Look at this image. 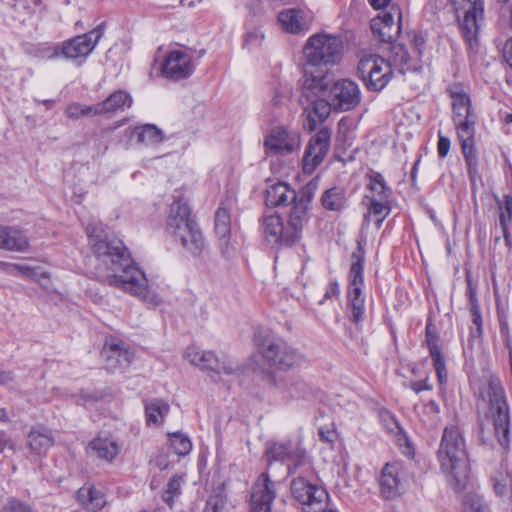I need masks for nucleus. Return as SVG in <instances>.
Masks as SVG:
<instances>
[{
	"label": "nucleus",
	"mask_w": 512,
	"mask_h": 512,
	"mask_svg": "<svg viewBox=\"0 0 512 512\" xmlns=\"http://www.w3.org/2000/svg\"><path fill=\"white\" fill-rule=\"evenodd\" d=\"M104 34V26L100 24L88 33L75 36L61 44V54L69 59L85 58L95 48Z\"/></svg>",
	"instance_id": "obj_16"
},
{
	"label": "nucleus",
	"mask_w": 512,
	"mask_h": 512,
	"mask_svg": "<svg viewBox=\"0 0 512 512\" xmlns=\"http://www.w3.org/2000/svg\"><path fill=\"white\" fill-rule=\"evenodd\" d=\"M362 203L366 206L367 212L364 214L363 222L368 225L370 221H374L377 228H380L382 222L390 214L392 206L391 199H375L368 198Z\"/></svg>",
	"instance_id": "obj_31"
},
{
	"label": "nucleus",
	"mask_w": 512,
	"mask_h": 512,
	"mask_svg": "<svg viewBox=\"0 0 512 512\" xmlns=\"http://www.w3.org/2000/svg\"><path fill=\"white\" fill-rule=\"evenodd\" d=\"M352 259L353 262L348 275L347 310L350 321L358 325L363 321L365 315V295L362 290L364 285V257L360 253H353Z\"/></svg>",
	"instance_id": "obj_6"
},
{
	"label": "nucleus",
	"mask_w": 512,
	"mask_h": 512,
	"mask_svg": "<svg viewBox=\"0 0 512 512\" xmlns=\"http://www.w3.org/2000/svg\"><path fill=\"white\" fill-rule=\"evenodd\" d=\"M458 15L463 14L460 20V29L463 37L470 46L477 40L479 19L483 16L482 0H450Z\"/></svg>",
	"instance_id": "obj_12"
},
{
	"label": "nucleus",
	"mask_w": 512,
	"mask_h": 512,
	"mask_svg": "<svg viewBox=\"0 0 512 512\" xmlns=\"http://www.w3.org/2000/svg\"><path fill=\"white\" fill-rule=\"evenodd\" d=\"M184 357L190 364L201 370L213 372L217 375H233L236 367L226 357L219 358L213 351H204L196 346H189Z\"/></svg>",
	"instance_id": "obj_13"
},
{
	"label": "nucleus",
	"mask_w": 512,
	"mask_h": 512,
	"mask_svg": "<svg viewBox=\"0 0 512 512\" xmlns=\"http://www.w3.org/2000/svg\"><path fill=\"white\" fill-rule=\"evenodd\" d=\"M226 510L227 497L223 491L219 490L209 496L203 512H226Z\"/></svg>",
	"instance_id": "obj_45"
},
{
	"label": "nucleus",
	"mask_w": 512,
	"mask_h": 512,
	"mask_svg": "<svg viewBox=\"0 0 512 512\" xmlns=\"http://www.w3.org/2000/svg\"><path fill=\"white\" fill-rule=\"evenodd\" d=\"M261 228L268 242L282 246L293 245L286 239V226L278 214L264 215L261 219Z\"/></svg>",
	"instance_id": "obj_26"
},
{
	"label": "nucleus",
	"mask_w": 512,
	"mask_h": 512,
	"mask_svg": "<svg viewBox=\"0 0 512 512\" xmlns=\"http://www.w3.org/2000/svg\"><path fill=\"white\" fill-rule=\"evenodd\" d=\"M97 109L94 105H82L79 103H71L69 104L65 109V114L68 118L76 120L80 117H94L97 116L96 114Z\"/></svg>",
	"instance_id": "obj_43"
},
{
	"label": "nucleus",
	"mask_w": 512,
	"mask_h": 512,
	"mask_svg": "<svg viewBox=\"0 0 512 512\" xmlns=\"http://www.w3.org/2000/svg\"><path fill=\"white\" fill-rule=\"evenodd\" d=\"M439 412H440L439 405L434 400H430L424 406V413L427 415H437Z\"/></svg>",
	"instance_id": "obj_64"
},
{
	"label": "nucleus",
	"mask_w": 512,
	"mask_h": 512,
	"mask_svg": "<svg viewBox=\"0 0 512 512\" xmlns=\"http://www.w3.org/2000/svg\"><path fill=\"white\" fill-rule=\"evenodd\" d=\"M340 294L339 283L336 280L330 281L326 287V291L324 294L323 300L320 301V304L324 302V300H330L333 298H337Z\"/></svg>",
	"instance_id": "obj_57"
},
{
	"label": "nucleus",
	"mask_w": 512,
	"mask_h": 512,
	"mask_svg": "<svg viewBox=\"0 0 512 512\" xmlns=\"http://www.w3.org/2000/svg\"><path fill=\"white\" fill-rule=\"evenodd\" d=\"M408 386L410 389H412L416 393H420L421 391L432 389V385L429 383L428 378L421 380V381H411L408 384Z\"/></svg>",
	"instance_id": "obj_60"
},
{
	"label": "nucleus",
	"mask_w": 512,
	"mask_h": 512,
	"mask_svg": "<svg viewBox=\"0 0 512 512\" xmlns=\"http://www.w3.org/2000/svg\"><path fill=\"white\" fill-rule=\"evenodd\" d=\"M391 57L395 65L407 67V69L413 68V64H411L412 58L403 45L392 43Z\"/></svg>",
	"instance_id": "obj_46"
},
{
	"label": "nucleus",
	"mask_w": 512,
	"mask_h": 512,
	"mask_svg": "<svg viewBox=\"0 0 512 512\" xmlns=\"http://www.w3.org/2000/svg\"><path fill=\"white\" fill-rule=\"evenodd\" d=\"M300 475L293 479L290 484V489L293 497L302 504L304 512H328L326 510L328 494L327 492L317 485L310 483L304 477L306 474L298 471ZM312 474V471L307 477Z\"/></svg>",
	"instance_id": "obj_9"
},
{
	"label": "nucleus",
	"mask_w": 512,
	"mask_h": 512,
	"mask_svg": "<svg viewBox=\"0 0 512 512\" xmlns=\"http://www.w3.org/2000/svg\"><path fill=\"white\" fill-rule=\"evenodd\" d=\"M266 457L269 463L288 461L287 468L290 475L299 470L306 475L311 472V461L306 451L300 447H292L290 443H271L266 449Z\"/></svg>",
	"instance_id": "obj_10"
},
{
	"label": "nucleus",
	"mask_w": 512,
	"mask_h": 512,
	"mask_svg": "<svg viewBox=\"0 0 512 512\" xmlns=\"http://www.w3.org/2000/svg\"><path fill=\"white\" fill-rule=\"evenodd\" d=\"M357 75L369 91L380 92L393 77L391 63L376 54L364 55L358 62Z\"/></svg>",
	"instance_id": "obj_8"
},
{
	"label": "nucleus",
	"mask_w": 512,
	"mask_h": 512,
	"mask_svg": "<svg viewBox=\"0 0 512 512\" xmlns=\"http://www.w3.org/2000/svg\"><path fill=\"white\" fill-rule=\"evenodd\" d=\"M328 68L309 67L303 64V89L312 93L316 98L326 96L330 83L327 77Z\"/></svg>",
	"instance_id": "obj_23"
},
{
	"label": "nucleus",
	"mask_w": 512,
	"mask_h": 512,
	"mask_svg": "<svg viewBox=\"0 0 512 512\" xmlns=\"http://www.w3.org/2000/svg\"><path fill=\"white\" fill-rule=\"evenodd\" d=\"M431 358L433 360L434 369L436 371L437 378L440 384L446 383L448 374L444 355L442 353H438L435 355H431Z\"/></svg>",
	"instance_id": "obj_50"
},
{
	"label": "nucleus",
	"mask_w": 512,
	"mask_h": 512,
	"mask_svg": "<svg viewBox=\"0 0 512 512\" xmlns=\"http://www.w3.org/2000/svg\"><path fill=\"white\" fill-rule=\"evenodd\" d=\"M300 144L299 132L286 126H276L264 137L266 154L271 156L289 155L299 150Z\"/></svg>",
	"instance_id": "obj_11"
},
{
	"label": "nucleus",
	"mask_w": 512,
	"mask_h": 512,
	"mask_svg": "<svg viewBox=\"0 0 512 512\" xmlns=\"http://www.w3.org/2000/svg\"><path fill=\"white\" fill-rule=\"evenodd\" d=\"M275 496L274 483L267 473H262L252 488L250 512H271Z\"/></svg>",
	"instance_id": "obj_21"
},
{
	"label": "nucleus",
	"mask_w": 512,
	"mask_h": 512,
	"mask_svg": "<svg viewBox=\"0 0 512 512\" xmlns=\"http://www.w3.org/2000/svg\"><path fill=\"white\" fill-rule=\"evenodd\" d=\"M133 136H136L137 142L149 145H157L164 139L163 132L155 125L146 124L140 127H136L133 132Z\"/></svg>",
	"instance_id": "obj_39"
},
{
	"label": "nucleus",
	"mask_w": 512,
	"mask_h": 512,
	"mask_svg": "<svg viewBox=\"0 0 512 512\" xmlns=\"http://www.w3.org/2000/svg\"><path fill=\"white\" fill-rule=\"evenodd\" d=\"M89 447L98 458L107 462H112L119 454L117 442L109 438L97 437L90 442Z\"/></svg>",
	"instance_id": "obj_37"
},
{
	"label": "nucleus",
	"mask_w": 512,
	"mask_h": 512,
	"mask_svg": "<svg viewBox=\"0 0 512 512\" xmlns=\"http://www.w3.org/2000/svg\"><path fill=\"white\" fill-rule=\"evenodd\" d=\"M0 512H36L29 504L17 500L10 499L1 509Z\"/></svg>",
	"instance_id": "obj_52"
},
{
	"label": "nucleus",
	"mask_w": 512,
	"mask_h": 512,
	"mask_svg": "<svg viewBox=\"0 0 512 512\" xmlns=\"http://www.w3.org/2000/svg\"><path fill=\"white\" fill-rule=\"evenodd\" d=\"M295 197L296 191L284 182L269 185L265 192V202L268 207L292 205Z\"/></svg>",
	"instance_id": "obj_29"
},
{
	"label": "nucleus",
	"mask_w": 512,
	"mask_h": 512,
	"mask_svg": "<svg viewBox=\"0 0 512 512\" xmlns=\"http://www.w3.org/2000/svg\"><path fill=\"white\" fill-rule=\"evenodd\" d=\"M447 91L452 100V121L457 132L468 173L472 176L478 169V157L475 149L477 115L472 107L470 96L461 84H452L448 87Z\"/></svg>",
	"instance_id": "obj_2"
},
{
	"label": "nucleus",
	"mask_w": 512,
	"mask_h": 512,
	"mask_svg": "<svg viewBox=\"0 0 512 512\" xmlns=\"http://www.w3.org/2000/svg\"><path fill=\"white\" fill-rule=\"evenodd\" d=\"M310 209L293 203L285 217L286 239L292 244L298 243L302 239L303 231L310 221Z\"/></svg>",
	"instance_id": "obj_22"
},
{
	"label": "nucleus",
	"mask_w": 512,
	"mask_h": 512,
	"mask_svg": "<svg viewBox=\"0 0 512 512\" xmlns=\"http://www.w3.org/2000/svg\"><path fill=\"white\" fill-rule=\"evenodd\" d=\"M262 39H263V34L258 30H254V31L248 32L245 35L244 44L247 46L253 45V44H260Z\"/></svg>",
	"instance_id": "obj_61"
},
{
	"label": "nucleus",
	"mask_w": 512,
	"mask_h": 512,
	"mask_svg": "<svg viewBox=\"0 0 512 512\" xmlns=\"http://www.w3.org/2000/svg\"><path fill=\"white\" fill-rule=\"evenodd\" d=\"M498 205L500 209L504 207L505 211L508 213L509 217L512 215V196L511 195H505L503 202L498 200Z\"/></svg>",
	"instance_id": "obj_63"
},
{
	"label": "nucleus",
	"mask_w": 512,
	"mask_h": 512,
	"mask_svg": "<svg viewBox=\"0 0 512 512\" xmlns=\"http://www.w3.org/2000/svg\"><path fill=\"white\" fill-rule=\"evenodd\" d=\"M472 314V322L475 325V329H471L472 337H480L483 333L482 329V316L479 305H475L473 308H470Z\"/></svg>",
	"instance_id": "obj_54"
},
{
	"label": "nucleus",
	"mask_w": 512,
	"mask_h": 512,
	"mask_svg": "<svg viewBox=\"0 0 512 512\" xmlns=\"http://www.w3.org/2000/svg\"><path fill=\"white\" fill-rule=\"evenodd\" d=\"M426 40L421 34H414L412 39L413 52L415 57L419 59L422 56L423 50L425 48Z\"/></svg>",
	"instance_id": "obj_56"
},
{
	"label": "nucleus",
	"mask_w": 512,
	"mask_h": 512,
	"mask_svg": "<svg viewBox=\"0 0 512 512\" xmlns=\"http://www.w3.org/2000/svg\"><path fill=\"white\" fill-rule=\"evenodd\" d=\"M29 240L20 230L0 225V248L22 252L27 249Z\"/></svg>",
	"instance_id": "obj_32"
},
{
	"label": "nucleus",
	"mask_w": 512,
	"mask_h": 512,
	"mask_svg": "<svg viewBox=\"0 0 512 512\" xmlns=\"http://www.w3.org/2000/svg\"><path fill=\"white\" fill-rule=\"evenodd\" d=\"M105 368L111 373L123 372L133 359V353L120 343L106 344L101 352Z\"/></svg>",
	"instance_id": "obj_24"
},
{
	"label": "nucleus",
	"mask_w": 512,
	"mask_h": 512,
	"mask_svg": "<svg viewBox=\"0 0 512 512\" xmlns=\"http://www.w3.org/2000/svg\"><path fill=\"white\" fill-rule=\"evenodd\" d=\"M494 489L499 496L512 495V472L500 473L494 479Z\"/></svg>",
	"instance_id": "obj_47"
},
{
	"label": "nucleus",
	"mask_w": 512,
	"mask_h": 512,
	"mask_svg": "<svg viewBox=\"0 0 512 512\" xmlns=\"http://www.w3.org/2000/svg\"><path fill=\"white\" fill-rule=\"evenodd\" d=\"M402 11L397 5H390L371 21L373 34L382 42L392 44L402 29Z\"/></svg>",
	"instance_id": "obj_14"
},
{
	"label": "nucleus",
	"mask_w": 512,
	"mask_h": 512,
	"mask_svg": "<svg viewBox=\"0 0 512 512\" xmlns=\"http://www.w3.org/2000/svg\"><path fill=\"white\" fill-rule=\"evenodd\" d=\"M214 223L221 253L225 257H231L235 249L230 242L231 220L229 211L220 206L215 213Z\"/></svg>",
	"instance_id": "obj_25"
},
{
	"label": "nucleus",
	"mask_w": 512,
	"mask_h": 512,
	"mask_svg": "<svg viewBox=\"0 0 512 512\" xmlns=\"http://www.w3.org/2000/svg\"><path fill=\"white\" fill-rule=\"evenodd\" d=\"M331 130L321 128L309 141L303 157V171L311 174L321 164L330 148Z\"/></svg>",
	"instance_id": "obj_17"
},
{
	"label": "nucleus",
	"mask_w": 512,
	"mask_h": 512,
	"mask_svg": "<svg viewBox=\"0 0 512 512\" xmlns=\"http://www.w3.org/2000/svg\"><path fill=\"white\" fill-rule=\"evenodd\" d=\"M425 341L429 349L430 356L442 353L441 348L438 344L439 336L437 334L435 326L431 322H428L425 328Z\"/></svg>",
	"instance_id": "obj_48"
},
{
	"label": "nucleus",
	"mask_w": 512,
	"mask_h": 512,
	"mask_svg": "<svg viewBox=\"0 0 512 512\" xmlns=\"http://www.w3.org/2000/svg\"><path fill=\"white\" fill-rule=\"evenodd\" d=\"M368 184L367 189L369 194H366L363 200H367L368 198L375 199H391L392 190L389 188L384 180V177L377 172H373L368 175Z\"/></svg>",
	"instance_id": "obj_36"
},
{
	"label": "nucleus",
	"mask_w": 512,
	"mask_h": 512,
	"mask_svg": "<svg viewBox=\"0 0 512 512\" xmlns=\"http://www.w3.org/2000/svg\"><path fill=\"white\" fill-rule=\"evenodd\" d=\"M381 417H382V423L389 433L394 434L396 436L404 437L403 429L399 425V423L394 415H392L389 412H385Z\"/></svg>",
	"instance_id": "obj_51"
},
{
	"label": "nucleus",
	"mask_w": 512,
	"mask_h": 512,
	"mask_svg": "<svg viewBox=\"0 0 512 512\" xmlns=\"http://www.w3.org/2000/svg\"><path fill=\"white\" fill-rule=\"evenodd\" d=\"M193 69L192 56L181 50L167 53L161 66L162 74L171 80L188 78Z\"/></svg>",
	"instance_id": "obj_20"
},
{
	"label": "nucleus",
	"mask_w": 512,
	"mask_h": 512,
	"mask_svg": "<svg viewBox=\"0 0 512 512\" xmlns=\"http://www.w3.org/2000/svg\"><path fill=\"white\" fill-rule=\"evenodd\" d=\"M503 57L512 68V37L508 39L503 48Z\"/></svg>",
	"instance_id": "obj_62"
},
{
	"label": "nucleus",
	"mask_w": 512,
	"mask_h": 512,
	"mask_svg": "<svg viewBox=\"0 0 512 512\" xmlns=\"http://www.w3.org/2000/svg\"><path fill=\"white\" fill-rule=\"evenodd\" d=\"M450 139L448 137L439 135L437 152L440 158H444L448 155L450 150Z\"/></svg>",
	"instance_id": "obj_58"
},
{
	"label": "nucleus",
	"mask_w": 512,
	"mask_h": 512,
	"mask_svg": "<svg viewBox=\"0 0 512 512\" xmlns=\"http://www.w3.org/2000/svg\"><path fill=\"white\" fill-rule=\"evenodd\" d=\"M314 21V14L306 8H288L278 15V22L282 29L290 34L306 33Z\"/></svg>",
	"instance_id": "obj_19"
},
{
	"label": "nucleus",
	"mask_w": 512,
	"mask_h": 512,
	"mask_svg": "<svg viewBox=\"0 0 512 512\" xmlns=\"http://www.w3.org/2000/svg\"><path fill=\"white\" fill-rule=\"evenodd\" d=\"M487 396L495 437L502 447H506L510 442V413L504 389L497 379L489 380Z\"/></svg>",
	"instance_id": "obj_5"
},
{
	"label": "nucleus",
	"mask_w": 512,
	"mask_h": 512,
	"mask_svg": "<svg viewBox=\"0 0 512 512\" xmlns=\"http://www.w3.org/2000/svg\"><path fill=\"white\" fill-rule=\"evenodd\" d=\"M258 346L264 360L278 370L293 369L306 362L305 356L285 341L265 338Z\"/></svg>",
	"instance_id": "obj_7"
},
{
	"label": "nucleus",
	"mask_w": 512,
	"mask_h": 512,
	"mask_svg": "<svg viewBox=\"0 0 512 512\" xmlns=\"http://www.w3.org/2000/svg\"><path fill=\"white\" fill-rule=\"evenodd\" d=\"M267 384L272 389L273 395L284 402L304 398L307 394L306 384L294 376L278 378L275 374H270Z\"/></svg>",
	"instance_id": "obj_18"
},
{
	"label": "nucleus",
	"mask_w": 512,
	"mask_h": 512,
	"mask_svg": "<svg viewBox=\"0 0 512 512\" xmlns=\"http://www.w3.org/2000/svg\"><path fill=\"white\" fill-rule=\"evenodd\" d=\"M400 466L397 463H387L382 469L380 485L386 498L394 497L398 491L400 480L398 477Z\"/></svg>",
	"instance_id": "obj_34"
},
{
	"label": "nucleus",
	"mask_w": 512,
	"mask_h": 512,
	"mask_svg": "<svg viewBox=\"0 0 512 512\" xmlns=\"http://www.w3.org/2000/svg\"><path fill=\"white\" fill-rule=\"evenodd\" d=\"M172 235L192 255H199L202 252L204 240L195 221L189 223L185 230H179Z\"/></svg>",
	"instance_id": "obj_30"
},
{
	"label": "nucleus",
	"mask_w": 512,
	"mask_h": 512,
	"mask_svg": "<svg viewBox=\"0 0 512 512\" xmlns=\"http://www.w3.org/2000/svg\"><path fill=\"white\" fill-rule=\"evenodd\" d=\"M0 265L6 273L11 275H22L26 278H33L36 274L32 268L21 264L0 263Z\"/></svg>",
	"instance_id": "obj_49"
},
{
	"label": "nucleus",
	"mask_w": 512,
	"mask_h": 512,
	"mask_svg": "<svg viewBox=\"0 0 512 512\" xmlns=\"http://www.w3.org/2000/svg\"><path fill=\"white\" fill-rule=\"evenodd\" d=\"M319 181V177H315L303 186L299 192H296L294 203L311 209V202L318 189Z\"/></svg>",
	"instance_id": "obj_41"
},
{
	"label": "nucleus",
	"mask_w": 512,
	"mask_h": 512,
	"mask_svg": "<svg viewBox=\"0 0 512 512\" xmlns=\"http://www.w3.org/2000/svg\"><path fill=\"white\" fill-rule=\"evenodd\" d=\"M463 512H490L483 498L473 492L467 493L463 498Z\"/></svg>",
	"instance_id": "obj_44"
},
{
	"label": "nucleus",
	"mask_w": 512,
	"mask_h": 512,
	"mask_svg": "<svg viewBox=\"0 0 512 512\" xmlns=\"http://www.w3.org/2000/svg\"><path fill=\"white\" fill-rule=\"evenodd\" d=\"M39 57L51 59L58 57L61 54V45L60 46H49L45 45L38 49Z\"/></svg>",
	"instance_id": "obj_55"
},
{
	"label": "nucleus",
	"mask_w": 512,
	"mask_h": 512,
	"mask_svg": "<svg viewBox=\"0 0 512 512\" xmlns=\"http://www.w3.org/2000/svg\"><path fill=\"white\" fill-rule=\"evenodd\" d=\"M169 411V405L160 399H153L145 403V415L148 425H159Z\"/></svg>",
	"instance_id": "obj_40"
},
{
	"label": "nucleus",
	"mask_w": 512,
	"mask_h": 512,
	"mask_svg": "<svg viewBox=\"0 0 512 512\" xmlns=\"http://www.w3.org/2000/svg\"><path fill=\"white\" fill-rule=\"evenodd\" d=\"M89 245L96 257V276L140 300L157 305L160 298L150 289L145 273L136 267L123 242L110 236L101 221L92 219L86 227Z\"/></svg>",
	"instance_id": "obj_1"
},
{
	"label": "nucleus",
	"mask_w": 512,
	"mask_h": 512,
	"mask_svg": "<svg viewBox=\"0 0 512 512\" xmlns=\"http://www.w3.org/2000/svg\"><path fill=\"white\" fill-rule=\"evenodd\" d=\"M331 108H333L331 101L326 102L323 98H317L314 102L313 113L318 116L320 121H323L329 116Z\"/></svg>",
	"instance_id": "obj_53"
},
{
	"label": "nucleus",
	"mask_w": 512,
	"mask_h": 512,
	"mask_svg": "<svg viewBox=\"0 0 512 512\" xmlns=\"http://www.w3.org/2000/svg\"><path fill=\"white\" fill-rule=\"evenodd\" d=\"M321 203L326 210L340 212L347 205L346 191L342 187L327 189L321 197Z\"/></svg>",
	"instance_id": "obj_38"
},
{
	"label": "nucleus",
	"mask_w": 512,
	"mask_h": 512,
	"mask_svg": "<svg viewBox=\"0 0 512 512\" xmlns=\"http://www.w3.org/2000/svg\"><path fill=\"white\" fill-rule=\"evenodd\" d=\"M329 100L334 110L350 111L360 103L361 91L354 81L341 79L330 88Z\"/></svg>",
	"instance_id": "obj_15"
},
{
	"label": "nucleus",
	"mask_w": 512,
	"mask_h": 512,
	"mask_svg": "<svg viewBox=\"0 0 512 512\" xmlns=\"http://www.w3.org/2000/svg\"><path fill=\"white\" fill-rule=\"evenodd\" d=\"M53 443L50 431L45 428H33L28 434V446L37 455H44Z\"/></svg>",
	"instance_id": "obj_35"
},
{
	"label": "nucleus",
	"mask_w": 512,
	"mask_h": 512,
	"mask_svg": "<svg viewBox=\"0 0 512 512\" xmlns=\"http://www.w3.org/2000/svg\"><path fill=\"white\" fill-rule=\"evenodd\" d=\"M192 221L194 219L191 217V210L187 202L183 199H177L170 205L166 230L168 233L174 234L179 230H185Z\"/></svg>",
	"instance_id": "obj_27"
},
{
	"label": "nucleus",
	"mask_w": 512,
	"mask_h": 512,
	"mask_svg": "<svg viewBox=\"0 0 512 512\" xmlns=\"http://www.w3.org/2000/svg\"><path fill=\"white\" fill-rule=\"evenodd\" d=\"M169 441L171 448L178 456H185L189 454L192 449L190 439L183 433L175 432L169 434Z\"/></svg>",
	"instance_id": "obj_42"
},
{
	"label": "nucleus",
	"mask_w": 512,
	"mask_h": 512,
	"mask_svg": "<svg viewBox=\"0 0 512 512\" xmlns=\"http://www.w3.org/2000/svg\"><path fill=\"white\" fill-rule=\"evenodd\" d=\"M132 97L124 90H116L112 92L104 101L96 103L97 116L113 115L118 111H123L132 105Z\"/></svg>",
	"instance_id": "obj_28"
},
{
	"label": "nucleus",
	"mask_w": 512,
	"mask_h": 512,
	"mask_svg": "<svg viewBox=\"0 0 512 512\" xmlns=\"http://www.w3.org/2000/svg\"><path fill=\"white\" fill-rule=\"evenodd\" d=\"M181 487V477L175 475L167 483L166 493L170 494L171 497L179 494Z\"/></svg>",
	"instance_id": "obj_59"
},
{
	"label": "nucleus",
	"mask_w": 512,
	"mask_h": 512,
	"mask_svg": "<svg viewBox=\"0 0 512 512\" xmlns=\"http://www.w3.org/2000/svg\"><path fill=\"white\" fill-rule=\"evenodd\" d=\"M441 469L448 475L450 486L457 492L466 488L470 477V461L460 428L446 426L438 450Z\"/></svg>",
	"instance_id": "obj_3"
},
{
	"label": "nucleus",
	"mask_w": 512,
	"mask_h": 512,
	"mask_svg": "<svg viewBox=\"0 0 512 512\" xmlns=\"http://www.w3.org/2000/svg\"><path fill=\"white\" fill-rule=\"evenodd\" d=\"M77 496L78 501L90 512H98L106 504L104 493L92 485L81 487Z\"/></svg>",
	"instance_id": "obj_33"
},
{
	"label": "nucleus",
	"mask_w": 512,
	"mask_h": 512,
	"mask_svg": "<svg viewBox=\"0 0 512 512\" xmlns=\"http://www.w3.org/2000/svg\"><path fill=\"white\" fill-rule=\"evenodd\" d=\"M343 49L340 37L326 33L313 34L303 47V64L320 68L334 66L340 62Z\"/></svg>",
	"instance_id": "obj_4"
}]
</instances>
